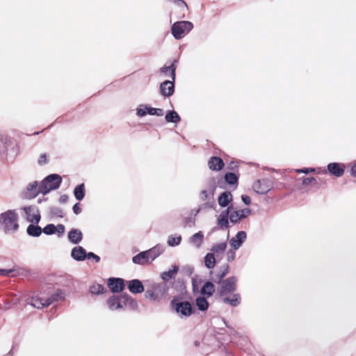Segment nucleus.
<instances>
[{"instance_id":"c9c22d12","label":"nucleus","mask_w":356,"mask_h":356,"mask_svg":"<svg viewBox=\"0 0 356 356\" xmlns=\"http://www.w3.org/2000/svg\"><path fill=\"white\" fill-rule=\"evenodd\" d=\"M218 186V181L216 182L214 178H212L208 182V184H207L208 188L207 190V191H209V193L211 195V197H214L216 190Z\"/></svg>"},{"instance_id":"69168bd1","label":"nucleus","mask_w":356,"mask_h":356,"mask_svg":"<svg viewBox=\"0 0 356 356\" xmlns=\"http://www.w3.org/2000/svg\"><path fill=\"white\" fill-rule=\"evenodd\" d=\"M225 208H226L225 209L227 210V211L229 213L232 212L233 211L232 210L234 209V205H233L232 202L230 203L229 204H228V206H227Z\"/></svg>"},{"instance_id":"13d9d810","label":"nucleus","mask_w":356,"mask_h":356,"mask_svg":"<svg viewBox=\"0 0 356 356\" xmlns=\"http://www.w3.org/2000/svg\"><path fill=\"white\" fill-rule=\"evenodd\" d=\"M15 271L14 268L10 269H0V275L2 276H9L10 273Z\"/></svg>"},{"instance_id":"6e6552de","label":"nucleus","mask_w":356,"mask_h":356,"mask_svg":"<svg viewBox=\"0 0 356 356\" xmlns=\"http://www.w3.org/2000/svg\"><path fill=\"white\" fill-rule=\"evenodd\" d=\"M41 184L38 181L30 182L26 188L20 193V197L23 200H33L39 194H42Z\"/></svg>"},{"instance_id":"603ef678","label":"nucleus","mask_w":356,"mask_h":356,"mask_svg":"<svg viewBox=\"0 0 356 356\" xmlns=\"http://www.w3.org/2000/svg\"><path fill=\"white\" fill-rule=\"evenodd\" d=\"M56 232H57L58 236V237L62 236L64 234L65 231V226L63 224H58V225L56 226Z\"/></svg>"},{"instance_id":"412c9836","label":"nucleus","mask_w":356,"mask_h":356,"mask_svg":"<svg viewBox=\"0 0 356 356\" xmlns=\"http://www.w3.org/2000/svg\"><path fill=\"white\" fill-rule=\"evenodd\" d=\"M266 180H263V183L261 180L257 179L252 185V188L255 191V193L261 195L267 194L270 188L268 185H266Z\"/></svg>"},{"instance_id":"c03bdc74","label":"nucleus","mask_w":356,"mask_h":356,"mask_svg":"<svg viewBox=\"0 0 356 356\" xmlns=\"http://www.w3.org/2000/svg\"><path fill=\"white\" fill-rule=\"evenodd\" d=\"M217 224L218 228L221 229H227L229 227L228 218H222L218 216L217 218Z\"/></svg>"},{"instance_id":"ea45409f","label":"nucleus","mask_w":356,"mask_h":356,"mask_svg":"<svg viewBox=\"0 0 356 356\" xmlns=\"http://www.w3.org/2000/svg\"><path fill=\"white\" fill-rule=\"evenodd\" d=\"M182 238L180 234L170 235L168 236L167 245H180Z\"/></svg>"},{"instance_id":"338daca9","label":"nucleus","mask_w":356,"mask_h":356,"mask_svg":"<svg viewBox=\"0 0 356 356\" xmlns=\"http://www.w3.org/2000/svg\"><path fill=\"white\" fill-rule=\"evenodd\" d=\"M48 200V197H42V198L38 199V203L41 204L42 202H46Z\"/></svg>"},{"instance_id":"7ed1b4c3","label":"nucleus","mask_w":356,"mask_h":356,"mask_svg":"<svg viewBox=\"0 0 356 356\" xmlns=\"http://www.w3.org/2000/svg\"><path fill=\"white\" fill-rule=\"evenodd\" d=\"M62 177L56 173L49 174L40 181L42 194L44 196L51 191L60 188L62 184Z\"/></svg>"},{"instance_id":"7c9ffc66","label":"nucleus","mask_w":356,"mask_h":356,"mask_svg":"<svg viewBox=\"0 0 356 356\" xmlns=\"http://www.w3.org/2000/svg\"><path fill=\"white\" fill-rule=\"evenodd\" d=\"M179 267L177 265L172 266V268L168 271L163 272L161 274V278L163 281L167 282L170 279H173L176 277L178 272Z\"/></svg>"},{"instance_id":"393cba45","label":"nucleus","mask_w":356,"mask_h":356,"mask_svg":"<svg viewBox=\"0 0 356 356\" xmlns=\"http://www.w3.org/2000/svg\"><path fill=\"white\" fill-rule=\"evenodd\" d=\"M132 261L139 265H145L150 263L146 251H143L133 257Z\"/></svg>"},{"instance_id":"473e14b6","label":"nucleus","mask_w":356,"mask_h":356,"mask_svg":"<svg viewBox=\"0 0 356 356\" xmlns=\"http://www.w3.org/2000/svg\"><path fill=\"white\" fill-rule=\"evenodd\" d=\"M215 291V287L211 282H207L202 286L201 292L207 296H211Z\"/></svg>"},{"instance_id":"ddd939ff","label":"nucleus","mask_w":356,"mask_h":356,"mask_svg":"<svg viewBox=\"0 0 356 356\" xmlns=\"http://www.w3.org/2000/svg\"><path fill=\"white\" fill-rule=\"evenodd\" d=\"M346 170V165L343 163L332 162L327 164V170L330 175L336 177H341Z\"/></svg>"},{"instance_id":"e2e57ef3","label":"nucleus","mask_w":356,"mask_h":356,"mask_svg":"<svg viewBox=\"0 0 356 356\" xmlns=\"http://www.w3.org/2000/svg\"><path fill=\"white\" fill-rule=\"evenodd\" d=\"M219 216L222 218H226L230 220L231 213H229L227 210L224 209L223 211H221Z\"/></svg>"},{"instance_id":"6e6d98bb","label":"nucleus","mask_w":356,"mask_h":356,"mask_svg":"<svg viewBox=\"0 0 356 356\" xmlns=\"http://www.w3.org/2000/svg\"><path fill=\"white\" fill-rule=\"evenodd\" d=\"M72 211L74 214L79 215L81 213L82 209L79 202L75 203L72 207Z\"/></svg>"},{"instance_id":"5701e85b","label":"nucleus","mask_w":356,"mask_h":356,"mask_svg":"<svg viewBox=\"0 0 356 356\" xmlns=\"http://www.w3.org/2000/svg\"><path fill=\"white\" fill-rule=\"evenodd\" d=\"M165 120L168 123H175L177 124L181 122V118L178 113L172 109L166 111Z\"/></svg>"},{"instance_id":"4c0bfd02","label":"nucleus","mask_w":356,"mask_h":356,"mask_svg":"<svg viewBox=\"0 0 356 356\" xmlns=\"http://www.w3.org/2000/svg\"><path fill=\"white\" fill-rule=\"evenodd\" d=\"M226 246H213L211 251V253H213L216 259H220L222 258V254L225 251Z\"/></svg>"},{"instance_id":"c756f323","label":"nucleus","mask_w":356,"mask_h":356,"mask_svg":"<svg viewBox=\"0 0 356 356\" xmlns=\"http://www.w3.org/2000/svg\"><path fill=\"white\" fill-rule=\"evenodd\" d=\"M222 301L224 303L229 304L233 307L238 305L241 302V297L238 293H235L232 297L223 296Z\"/></svg>"},{"instance_id":"3c124183","label":"nucleus","mask_w":356,"mask_h":356,"mask_svg":"<svg viewBox=\"0 0 356 356\" xmlns=\"http://www.w3.org/2000/svg\"><path fill=\"white\" fill-rule=\"evenodd\" d=\"M228 272V268L227 267L222 273L217 275L216 277H213V280L215 282H220L221 280L227 275Z\"/></svg>"},{"instance_id":"423d86ee","label":"nucleus","mask_w":356,"mask_h":356,"mask_svg":"<svg viewBox=\"0 0 356 356\" xmlns=\"http://www.w3.org/2000/svg\"><path fill=\"white\" fill-rule=\"evenodd\" d=\"M168 291L167 284L163 283H154L145 291V297L153 301H160L163 298Z\"/></svg>"},{"instance_id":"bb28decb","label":"nucleus","mask_w":356,"mask_h":356,"mask_svg":"<svg viewBox=\"0 0 356 356\" xmlns=\"http://www.w3.org/2000/svg\"><path fill=\"white\" fill-rule=\"evenodd\" d=\"M247 238V234L245 231H239L234 237H232L229 242V245H242Z\"/></svg>"},{"instance_id":"f257e3e1","label":"nucleus","mask_w":356,"mask_h":356,"mask_svg":"<svg viewBox=\"0 0 356 356\" xmlns=\"http://www.w3.org/2000/svg\"><path fill=\"white\" fill-rule=\"evenodd\" d=\"M107 304L110 309L129 308L134 310L138 307V303L135 299L127 293L120 296L113 295L107 300Z\"/></svg>"},{"instance_id":"72a5a7b5","label":"nucleus","mask_w":356,"mask_h":356,"mask_svg":"<svg viewBox=\"0 0 356 356\" xmlns=\"http://www.w3.org/2000/svg\"><path fill=\"white\" fill-rule=\"evenodd\" d=\"M204 238V234L202 231H199L193 234L190 238L189 242L194 245H201Z\"/></svg>"},{"instance_id":"39448f33","label":"nucleus","mask_w":356,"mask_h":356,"mask_svg":"<svg viewBox=\"0 0 356 356\" xmlns=\"http://www.w3.org/2000/svg\"><path fill=\"white\" fill-rule=\"evenodd\" d=\"M193 24L187 20H181L174 22L170 28L171 33L175 40L183 38L193 29Z\"/></svg>"},{"instance_id":"864d4df0","label":"nucleus","mask_w":356,"mask_h":356,"mask_svg":"<svg viewBox=\"0 0 356 356\" xmlns=\"http://www.w3.org/2000/svg\"><path fill=\"white\" fill-rule=\"evenodd\" d=\"M38 162L40 165H43L44 164L47 163H48L47 154L46 153L40 154Z\"/></svg>"},{"instance_id":"774afa93","label":"nucleus","mask_w":356,"mask_h":356,"mask_svg":"<svg viewBox=\"0 0 356 356\" xmlns=\"http://www.w3.org/2000/svg\"><path fill=\"white\" fill-rule=\"evenodd\" d=\"M218 227H213V228L211 229V231L209 233L208 236H210V235H211L213 232H214L215 231H216V230H218Z\"/></svg>"},{"instance_id":"aec40b11","label":"nucleus","mask_w":356,"mask_h":356,"mask_svg":"<svg viewBox=\"0 0 356 356\" xmlns=\"http://www.w3.org/2000/svg\"><path fill=\"white\" fill-rule=\"evenodd\" d=\"M13 145L10 139L2 134H0V155L6 157L8 154V147Z\"/></svg>"},{"instance_id":"0e129e2a","label":"nucleus","mask_w":356,"mask_h":356,"mask_svg":"<svg viewBox=\"0 0 356 356\" xmlns=\"http://www.w3.org/2000/svg\"><path fill=\"white\" fill-rule=\"evenodd\" d=\"M350 173L352 177H356V162L351 166Z\"/></svg>"},{"instance_id":"2eb2a0df","label":"nucleus","mask_w":356,"mask_h":356,"mask_svg":"<svg viewBox=\"0 0 356 356\" xmlns=\"http://www.w3.org/2000/svg\"><path fill=\"white\" fill-rule=\"evenodd\" d=\"M208 166L212 171H220L225 167V162L220 157L212 156L209 159Z\"/></svg>"},{"instance_id":"dca6fc26","label":"nucleus","mask_w":356,"mask_h":356,"mask_svg":"<svg viewBox=\"0 0 356 356\" xmlns=\"http://www.w3.org/2000/svg\"><path fill=\"white\" fill-rule=\"evenodd\" d=\"M178 60L175 59L172 63L170 65H164L163 67H161L159 69V72L161 74H164L165 75L168 74V72H169V75L171 78V79H173L174 81H176V70L177 67Z\"/></svg>"},{"instance_id":"f704fd0d","label":"nucleus","mask_w":356,"mask_h":356,"mask_svg":"<svg viewBox=\"0 0 356 356\" xmlns=\"http://www.w3.org/2000/svg\"><path fill=\"white\" fill-rule=\"evenodd\" d=\"M204 263L208 268H213L216 264V257L214 254L211 252L207 254L204 257Z\"/></svg>"},{"instance_id":"58836bf2","label":"nucleus","mask_w":356,"mask_h":356,"mask_svg":"<svg viewBox=\"0 0 356 356\" xmlns=\"http://www.w3.org/2000/svg\"><path fill=\"white\" fill-rule=\"evenodd\" d=\"M49 214L51 217L63 218V211L58 207H51L49 208Z\"/></svg>"},{"instance_id":"4468645a","label":"nucleus","mask_w":356,"mask_h":356,"mask_svg":"<svg viewBox=\"0 0 356 356\" xmlns=\"http://www.w3.org/2000/svg\"><path fill=\"white\" fill-rule=\"evenodd\" d=\"M252 209L250 208H244L241 209L234 210L231 212L230 222L235 225L240 220L248 218L252 213Z\"/></svg>"},{"instance_id":"f03ea898","label":"nucleus","mask_w":356,"mask_h":356,"mask_svg":"<svg viewBox=\"0 0 356 356\" xmlns=\"http://www.w3.org/2000/svg\"><path fill=\"white\" fill-rule=\"evenodd\" d=\"M18 216L15 210L9 209L0 214V224L5 233L15 232L19 228Z\"/></svg>"},{"instance_id":"bf43d9fd","label":"nucleus","mask_w":356,"mask_h":356,"mask_svg":"<svg viewBox=\"0 0 356 356\" xmlns=\"http://www.w3.org/2000/svg\"><path fill=\"white\" fill-rule=\"evenodd\" d=\"M86 258L88 259L92 258L95 259V262H99L100 260V257L92 252L86 253Z\"/></svg>"},{"instance_id":"20e7f679","label":"nucleus","mask_w":356,"mask_h":356,"mask_svg":"<svg viewBox=\"0 0 356 356\" xmlns=\"http://www.w3.org/2000/svg\"><path fill=\"white\" fill-rule=\"evenodd\" d=\"M65 296V293L62 290H58L56 293L52 294L49 298L45 300L42 298L32 297L31 300H28V304L37 309H41L50 305L55 301L64 300Z\"/></svg>"},{"instance_id":"4be33fe9","label":"nucleus","mask_w":356,"mask_h":356,"mask_svg":"<svg viewBox=\"0 0 356 356\" xmlns=\"http://www.w3.org/2000/svg\"><path fill=\"white\" fill-rule=\"evenodd\" d=\"M129 290L133 293H140L144 291V286L139 280H132L127 283Z\"/></svg>"},{"instance_id":"a18cd8bd","label":"nucleus","mask_w":356,"mask_h":356,"mask_svg":"<svg viewBox=\"0 0 356 356\" xmlns=\"http://www.w3.org/2000/svg\"><path fill=\"white\" fill-rule=\"evenodd\" d=\"M35 206H24L21 208V210L24 212L25 218L28 222L30 219L31 211H35Z\"/></svg>"},{"instance_id":"5fc2aeb1","label":"nucleus","mask_w":356,"mask_h":356,"mask_svg":"<svg viewBox=\"0 0 356 356\" xmlns=\"http://www.w3.org/2000/svg\"><path fill=\"white\" fill-rule=\"evenodd\" d=\"M238 165L237 164V162H235L234 161H232L227 165V169L229 170H232V171L236 170L237 172H238Z\"/></svg>"},{"instance_id":"b1692460","label":"nucleus","mask_w":356,"mask_h":356,"mask_svg":"<svg viewBox=\"0 0 356 356\" xmlns=\"http://www.w3.org/2000/svg\"><path fill=\"white\" fill-rule=\"evenodd\" d=\"M71 255L75 260L83 261L86 259V251L82 246L75 247L72 249Z\"/></svg>"},{"instance_id":"8fccbe9b","label":"nucleus","mask_w":356,"mask_h":356,"mask_svg":"<svg viewBox=\"0 0 356 356\" xmlns=\"http://www.w3.org/2000/svg\"><path fill=\"white\" fill-rule=\"evenodd\" d=\"M211 197V195L209 193L207 190H202L200 193V198L202 201H206Z\"/></svg>"},{"instance_id":"09e8293b","label":"nucleus","mask_w":356,"mask_h":356,"mask_svg":"<svg viewBox=\"0 0 356 356\" xmlns=\"http://www.w3.org/2000/svg\"><path fill=\"white\" fill-rule=\"evenodd\" d=\"M295 171L299 174L303 173V174L307 175L310 172H314L315 171V168H302L296 169Z\"/></svg>"},{"instance_id":"de8ad7c7","label":"nucleus","mask_w":356,"mask_h":356,"mask_svg":"<svg viewBox=\"0 0 356 356\" xmlns=\"http://www.w3.org/2000/svg\"><path fill=\"white\" fill-rule=\"evenodd\" d=\"M233 248L229 250L227 252L228 261H232L235 258V251L238 250L240 246H232Z\"/></svg>"},{"instance_id":"49530a36","label":"nucleus","mask_w":356,"mask_h":356,"mask_svg":"<svg viewBox=\"0 0 356 356\" xmlns=\"http://www.w3.org/2000/svg\"><path fill=\"white\" fill-rule=\"evenodd\" d=\"M302 184L304 186L317 185L318 181L314 177H303Z\"/></svg>"},{"instance_id":"4d7b16f0","label":"nucleus","mask_w":356,"mask_h":356,"mask_svg":"<svg viewBox=\"0 0 356 356\" xmlns=\"http://www.w3.org/2000/svg\"><path fill=\"white\" fill-rule=\"evenodd\" d=\"M241 200L246 206H249L251 204V198L249 195L246 194H243L241 195Z\"/></svg>"},{"instance_id":"a19ab883","label":"nucleus","mask_w":356,"mask_h":356,"mask_svg":"<svg viewBox=\"0 0 356 356\" xmlns=\"http://www.w3.org/2000/svg\"><path fill=\"white\" fill-rule=\"evenodd\" d=\"M106 291L105 287L99 284H94L90 287V292L92 294H101Z\"/></svg>"},{"instance_id":"c85d7f7f","label":"nucleus","mask_w":356,"mask_h":356,"mask_svg":"<svg viewBox=\"0 0 356 356\" xmlns=\"http://www.w3.org/2000/svg\"><path fill=\"white\" fill-rule=\"evenodd\" d=\"M27 234L32 237H39L42 234V228L38 224L31 223L26 228Z\"/></svg>"},{"instance_id":"1a4fd4ad","label":"nucleus","mask_w":356,"mask_h":356,"mask_svg":"<svg viewBox=\"0 0 356 356\" xmlns=\"http://www.w3.org/2000/svg\"><path fill=\"white\" fill-rule=\"evenodd\" d=\"M171 306L181 318L188 317L193 313L191 304L188 301L178 302L173 299Z\"/></svg>"},{"instance_id":"cd10ccee","label":"nucleus","mask_w":356,"mask_h":356,"mask_svg":"<svg viewBox=\"0 0 356 356\" xmlns=\"http://www.w3.org/2000/svg\"><path fill=\"white\" fill-rule=\"evenodd\" d=\"M73 194L76 200H83L86 196V186L84 183L76 185L74 188Z\"/></svg>"},{"instance_id":"37998d69","label":"nucleus","mask_w":356,"mask_h":356,"mask_svg":"<svg viewBox=\"0 0 356 356\" xmlns=\"http://www.w3.org/2000/svg\"><path fill=\"white\" fill-rule=\"evenodd\" d=\"M56 225H54V224L49 223V224H47L46 226H44L42 229V233L43 232L44 234H45L47 235H52L56 233Z\"/></svg>"},{"instance_id":"9b49d317","label":"nucleus","mask_w":356,"mask_h":356,"mask_svg":"<svg viewBox=\"0 0 356 356\" xmlns=\"http://www.w3.org/2000/svg\"><path fill=\"white\" fill-rule=\"evenodd\" d=\"M237 279L235 277H231L220 283V289H218L221 296H225L228 293L234 292L236 289Z\"/></svg>"},{"instance_id":"0eeeda50","label":"nucleus","mask_w":356,"mask_h":356,"mask_svg":"<svg viewBox=\"0 0 356 356\" xmlns=\"http://www.w3.org/2000/svg\"><path fill=\"white\" fill-rule=\"evenodd\" d=\"M239 173H235L232 172H227L224 176H220L218 177V185L221 188H225L224 184L229 186L230 188H233L235 190L238 186Z\"/></svg>"},{"instance_id":"f8f14e48","label":"nucleus","mask_w":356,"mask_h":356,"mask_svg":"<svg viewBox=\"0 0 356 356\" xmlns=\"http://www.w3.org/2000/svg\"><path fill=\"white\" fill-rule=\"evenodd\" d=\"M175 92V81L165 80L159 85V94L163 98H168L172 96Z\"/></svg>"},{"instance_id":"a878e982","label":"nucleus","mask_w":356,"mask_h":356,"mask_svg":"<svg viewBox=\"0 0 356 356\" xmlns=\"http://www.w3.org/2000/svg\"><path fill=\"white\" fill-rule=\"evenodd\" d=\"M163 251L164 250L162 246H153L152 248L146 250L150 263L160 256Z\"/></svg>"},{"instance_id":"6ab92c4d","label":"nucleus","mask_w":356,"mask_h":356,"mask_svg":"<svg viewBox=\"0 0 356 356\" xmlns=\"http://www.w3.org/2000/svg\"><path fill=\"white\" fill-rule=\"evenodd\" d=\"M218 203L222 208H225L233 202V195L231 191H225L220 193L218 197Z\"/></svg>"},{"instance_id":"e433bc0d","label":"nucleus","mask_w":356,"mask_h":356,"mask_svg":"<svg viewBox=\"0 0 356 356\" xmlns=\"http://www.w3.org/2000/svg\"><path fill=\"white\" fill-rule=\"evenodd\" d=\"M196 305L201 311H206L209 307V302L203 297H199L196 299Z\"/></svg>"},{"instance_id":"a211bd4d","label":"nucleus","mask_w":356,"mask_h":356,"mask_svg":"<svg viewBox=\"0 0 356 356\" xmlns=\"http://www.w3.org/2000/svg\"><path fill=\"white\" fill-rule=\"evenodd\" d=\"M108 286L113 293L120 292L124 287V280L122 278H109Z\"/></svg>"},{"instance_id":"680f3d73","label":"nucleus","mask_w":356,"mask_h":356,"mask_svg":"<svg viewBox=\"0 0 356 356\" xmlns=\"http://www.w3.org/2000/svg\"><path fill=\"white\" fill-rule=\"evenodd\" d=\"M69 200V197L66 194L61 195L58 199V202L60 204H65L67 203Z\"/></svg>"},{"instance_id":"f3484780","label":"nucleus","mask_w":356,"mask_h":356,"mask_svg":"<svg viewBox=\"0 0 356 356\" xmlns=\"http://www.w3.org/2000/svg\"><path fill=\"white\" fill-rule=\"evenodd\" d=\"M67 239L72 244L78 245L83 239V233L77 228H72L67 233Z\"/></svg>"},{"instance_id":"79ce46f5","label":"nucleus","mask_w":356,"mask_h":356,"mask_svg":"<svg viewBox=\"0 0 356 356\" xmlns=\"http://www.w3.org/2000/svg\"><path fill=\"white\" fill-rule=\"evenodd\" d=\"M35 213L31 214L30 219L29 222L34 224H38L41 219V215L40 213V211L38 207H35Z\"/></svg>"},{"instance_id":"052dcab7","label":"nucleus","mask_w":356,"mask_h":356,"mask_svg":"<svg viewBox=\"0 0 356 356\" xmlns=\"http://www.w3.org/2000/svg\"><path fill=\"white\" fill-rule=\"evenodd\" d=\"M224 235H225V240H223L222 241H218V242L213 243L212 245H227V241L229 238V232L227 233H224Z\"/></svg>"},{"instance_id":"9d476101","label":"nucleus","mask_w":356,"mask_h":356,"mask_svg":"<svg viewBox=\"0 0 356 356\" xmlns=\"http://www.w3.org/2000/svg\"><path fill=\"white\" fill-rule=\"evenodd\" d=\"M136 111V114L138 118H143L147 115L161 117L164 114L163 109L160 108H154L149 104H144L138 105Z\"/></svg>"},{"instance_id":"2f4dec72","label":"nucleus","mask_w":356,"mask_h":356,"mask_svg":"<svg viewBox=\"0 0 356 356\" xmlns=\"http://www.w3.org/2000/svg\"><path fill=\"white\" fill-rule=\"evenodd\" d=\"M216 208V203L214 197H210L207 200V202L200 204L199 208L195 211V215H197L202 209H211L215 210Z\"/></svg>"}]
</instances>
